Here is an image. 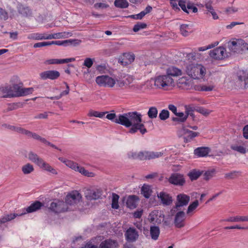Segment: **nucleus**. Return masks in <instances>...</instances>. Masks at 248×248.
I'll return each instance as SVG.
<instances>
[{
	"instance_id": "obj_1",
	"label": "nucleus",
	"mask_w": 248,
	"mask_h": 248,
	"mask_svg": "<svg viewBox=\"0 0 248 248\" xmlns=\"http://www.w3.org/2000/svg\"><path fill=\"white\" fill-rule=\"evenodd\" d=\"M186 72L188 76L194 79H199L206 74V68L200 64H190L187 65Z\"/></svg>"
},
{
	"instance_id": "obj_2",
	"label": "nucleus",
	"mask_w": 248,
	"mask_h": 248,
	"mask_svg": "<svg viewBox=\"0 0 248 248\" xmlns=\"http://www.w3.org/2000/svg\"><path fill=\"white\" fill-rule=\"evenodd\" d=\"M28 158L32 162L37 164L40 168L46 171L50 172L54 174H57V171L49 165L48 163L43 161L42 158L38 157V155L34 153L31 152L28 154Z\"/></svg>"
},
{
	"instance_id": "obj_3",
	"label": "nucleus",
	"mask_w": 248,
	"mask_h": 248,
	"mask_svg": "<svg viewBox=\"0 0 248 248\" xmlns=\"http://www.w3.org/2000/svg\"><path fill=\"white\" fill-rule=\"evenodd\" d=\"M63 162L64 164L66 165L68 168H70L75 171L79 172L84 176H87L89 177H93L94 176V174L93 172H89L86 170H85L84 167L78 165L76 162L67 159L65 160Z\"/></svg>"
},
{
	"instance_id": "obj_4",
	"label": "nucleus",
	"mask_w": 248,
	"mask_h": 248,
	"mask_svg": "<svg viewBox=\"0 0 248 248\" xmlns=\"http://www.w3.org/2000/svg\"><path fill=\"white\" fill-rule=\"evenodd\" d=\"M95 81L98 86L105 88H112L116 84V80L107 75L96 77Z\"/></svg>"
},
{
	"instance_id": "obj_5",
	"label": "nucleus",
	"mask_w": 248,
	"mask_h": 248,
	"mask_svg": "<svg viewBox=\"0 0 248 248\" xmlns=\"http://www.w3.org/2000/svg\"><path fill=\"white\" fill-rule=\"evenodd\" d=\"M11 88L14 97L28 95L32 93L33 91L32 87L24 88L20 84H13Z\"/></svg>"
},
{
	"instance_id": "obj_6",
	"label": "nucleus",
	"mask_w": 248,
	"mask_h": 248,
	"mask_svg": "<svg viewBox=\"0 0 248 248\" xmlns=\"http://www.w3.org/2000/svg\"><path fill=\"white\" fill-rule=\"evenodd\" d=\"M190 200V197L189 195L184 193L178 194L175 202L174 209L179 210L182 207L186 206Z\"/></svg>"
},
{
	"instance_id": "obj_7",
	"label": "nucleus",
	"mask_w": 248,
	"mask_h": 248,
	"mask_svg": "<svg viewBox=\"0 0 248 248\" xmlns=\"http://www.w3.org/2000/svg\"><path fill=\"white\" fill-rule=\"evenodd\" d=\"M81 195L78 191L74 190L68 193L65 198L64 203L70 205L77 204L79 202Z\"/></svg>"
},
{
	"instance_id": "obj_8",
	"label": "nucleus",
	"mask_w": 248,
	"mask_h": 248,
	"mask_svg": "<svg viewBox=\"0 0 248 248\" xmlns=\"http://www.w3.org/2000/svg\"><path fill=\"white\" fill-rule=\"evenodd\" d=\"M170 78V70H167V75L160 76L155 80V86L159 88H164L168 86L169 80Z\"/></svg>"
},
{
	"instance_id": "obj_9",
	"label": "nucleus",
	"mask_w": 248,
	"mask_h": 248,
	"mask_svg": "<svg viewBox=\"0 0 248 248\" xmlns=\"http://www.w3.org/2000/svg\"><path fill=\"white\" fill-rule=\"evenodd\" d=\"M49 209L55 213L65 212L67 211V206L66 203L62 201H57L50 203Z\"/></svg>"
},
{
	"instance_id": "obj_10",
	"label": "nucleus",
	"mask_w": 248,
	"mask_h": 248,
	"mask_svg": "<svg viewBox=\"0 0 248 248\" xmlns=\"http://www.w3.org/2000/svg\"><path fill=\"white\" fill-rule=\"evenodd\" d=\"M186 216L184 211H180L175 215L174 224L175 227L178 229L182 228L185 226V220Z\"/></svg>"
},
{
	"instance_id": "obj_11",
	"label": "nucleus",
	"mask_w": 248,
	"mask_h": 248,
	"mask_svg": "<svg viewBox=\"0 0 248 248\" xmlns=\"http://www.w3.org/2000/svg\"><path fill=\"white\" fill-rule=\"evenodd\" d=\"M226 48L222 46H219L210 51V56L211 58L217 60H223L226 57Z\"/></svg>"
},
{
	"instance_id": "obj_12",
	"label": "nucleus",
	"mask_w": 248,
	"mask_h": 248,
	"mask_svg": "<svg viewBox=\"0 0 248 248\" xmlns=\"http://www.w3.org/2000/svg\"><path fill=\"white\" fill-rule=\"evenodd\" d=\"M40 77L42 80H55L60 77V73L55 70L45 71L40 74Z\"/></svg>"
},
{
	"instance_id": "obj_13",
	"label": "nucleus",
	"mask_w": 248,
	"mask_h": 248,
	"mask_svg": "<svg viewBox=\"0 0 248 248\" xmlns=\"http://www.w3.org/2000/svg\"><path fill=\"white\" fill-rule=\"evenodd\" d=\"M102 195V191L99 189L95 190L87 189L84 193V195H85L87 200L90 201L99 199Z\"/></svg>"
},
{
	"instance_id": "obj_14",
	"label": "nucleus",
	"mask_w": 248,
	"mask_h": 248,
	"mask_svg": "<svg viewBox=\"0 0 248 248\" xmlns=\"http://www.w3.org/2000/svg\"><path fill=\"white\" fill-rule=\"evenodd\" d=\"M186 180L183 174L181 173H171V185L182 186L185 184Z\"/></svg>"
},
{
	"instance_id": "obj_15",
	"label": "nucleus",
	"mask_w": 248,
	"mask_h": 248,
	"mask_svg": "<svg viewBox=\"0 0 248 248\" xmlns=\"http://www.w3.org/2000/svg\"><path fill=\"white\" fill-rule=\"evenodd\" d=\"M178 5H179L183 11L187 14L196 13L198 9L196 7L190 3H187L186 5L185 1H178Z\"/></svg>"
},
{
	"instance_id": "obj_16",
	"label": "nucleus",
	"mask_w": 248,
	"mask_h": 248,
	"mask_svg": "<svg viewBox=\"0 0 248 248\" xmlns=\"http://www.w3.org/2000/svg\"><path fill=\"white\" fill-rule=\"evenodd\" d=\"M125 237L127 241L133 242L138 238L139 233L136 229L129 228L125 232Z\"/></svg>"
},
{
	"instance_id": "obj_17",
	"label": "nucleus",
	"mask_w": 248,
	"mask_h": 248,
	"mask_svg": "<svg viewBox=\"0 0 248 248\" xmlns=\"http://www.w3.org/2000/svg\"><path fill=\"white\" fill-rule=\"evenodd\" d=\"M115 123L116 124H119L126 127H130L131 126V123L129 121V119L127 113L118 115L117 119L115 121Z\"/></svg>"
},
{
	"instance_id": "obj_18",
	"label": "nucleus",
	"mask_w": 248,
	"mask_h": 248,
	"mask_svg": "<svg viewBox=\"0 0 248 248\" xmlns=\"http://www.w3.org/2000/svg\"><path fill=\"white\" fill-rule=\"evenodd\" d=\"M131 126V128L129 129V131L130 133L134 134L138 132V130L142 135H144L147 132L144 125L141 122L133 123Z\"/></svg>"
},
{
	"instance_id": "obj_19",
	"label": "nucleus",
	"mask_w": 248,
	"mask_h": 248,
	"mask_svg": "<svg viewBox=\"0 0 248 248\" xmlns=\"http://www.w3.org/2000/svg\"><path fill=\"white\" fill-rule=\"evenodd\" d=\"M210 151L209 147L202 146L194 149V155L198 157H207Z\"/></svg>"
},
{
	"instance_id": "obj_20",
	"label": "nucleus",
	"mask_w": 248,
	"mask_h": 248,
	"mask_svg": "<svg viewBox=\"0 0 248 248\" xmlns=\"http://www.w3.org/2000/svg\"><path fill=\"white\" fill-rule=\"evenodd\" d=\"M184 130V136L183 138L185 143H188L193 141L195 138L200 135V133L198 132H193L185 128Z\"/></svg>"
},
{
	"instance_id": "obj_21",
	"label": "nucleus",
	"mask_w": 248,
	"mask_h": 248,
	"mask_svg": "<svg viewBox=\"0 0 248 248\" xmlns=\"http://www.w3.org/2000/svg\"><path fill=\"white\" fill-rule=\"evenodd\" d=\"M0 95L3 98L14 97L11 85H5L0 87Z\"/></svg>"
},
{
	"instance_id": "obj_22",
	"label": "nucleus",
	"mask_w": 248,
	"mask_h": 248,
	"mask_svg": "<svg viewBox=\"0 0 248 248\" xmlns=\"http://www.w3.org/2000/svg\"><path fill=\"white\" fill-rule=\"evenodd\" d=\"M118 247L119 244L116 240L109 239L101 242L99 248H117Z\"/></svg>"
},
{
	"instance_id": "obj_23",
	"label": "nucleus",
	"mask_w": 248,
	"mask_h": 248,
	"mask_svg": "<svg viewBox=\"0 0 248 248\" xmlns=\"http://www.w3.org/2000/svg\"><path fill=\"white\" fill-rule=\"evenodd\" d=\"M75 61V58H67L64 59H52L45 61L44 63L45 64H62V63H67L71 62H73Z\"/></svg>"
},
{
	"instance_id": "obj_24",
	"label": "nucleus",
	"mask_w": 248,
	"mask_h": 248,
	"mask_svg": "<svg viewBox=\"0 0 248 248\" xmlns=\"http://www.w3.org/2000/svg\"><path fill=\"white\" fill-rule=\"evenodd\" d=\"M139 199L136 195H130L127 198L126 204V206L130 209H135L137 207Z\"/></svg>"
},
{
	"instance_id": "obj_25",
	"label": "nucleus",
	"mask_w": 248,
	"mask_h": 248,
	"mask_svg": "<svg viewBox=\"0 0 248 248\" xmlns=\"http://www.w3.org/2000/svg\"><path fill=\"white\" fill-rule=\"evenodd\" d=\"M148 151H141L139 153H131L129 154V157L133 159H139L144 160L148 159V155L147 154Z\"/></svg>"
},
{
	"instance_id": "obj_26",
	"label": "nucleus",
	"mask_w": 248,
	"mask_h": 248,
	"mask_svg": "<svg viewBox=\"0 0 248 248\" xmlns=\"http://www.w3.org/2000/svg\"><path fill=\"white\" fill-rule=\"evenodd\" d=\"M127 114H128L130 122L131 123V125L132 124L138 123L142 121V115L136 111L128 112Z\"/></svg>"
},
{
	"instance_id": "obj_27",
	"label": "nucleus",
	"mask_w": 248,
	"mask_h": 248,
	"mask_svg": "<svg viewBox=\"0 0 248 248\" xmlns=\"http://www.w3.org/2000/svg\"><path fill=\"white\" fill-rule=\"evenodd\" d=\"M135 60V55L132 53H126L123 54L120 62L123 65H128Z\"/></svg>"
},
{
	"instance_id": "obj_28",
	"label": "nucleus",
	"mask_w": 248,
	"mask_h": 248,
	"mask_svg": "<svg viewBox=\"0 0 248 248\" xmlns=\"http://www.w3.org/2000/svg\"><path fill=\"white\" fill-rule=\"evenodd\" d=\"M220 221L225 222H248V216H236L235 217H229L226 219L221 220Z\"/></svg>"
},
{
	"instance_id": "obj_29",
	"label": "nucleus",
	"mask_w": 248,
	"mask_h": 248,
	"mask_svg": "<svg viewBox=\"0 0 248 248\" xmlns=\"http://www.w3.org/2000/svg\"><path fill=\"white\" fill-rule=\"evenodd\" d=\"M43 206V204L40 201H36L29 207L26 208V212L27 213L34 212L41 209Z\"/></svg>"
},
{
	"instance_id": "obj_30",
	"label": "nucleus",
	"mask_w": 248,
	"mask_h": 248,
	"mask_svg": "<svg viewBox=\"0 0 248 248\" xmlns=\"http://www.w3.org/2000/svg\"><path fill=\"white\" fill-rule=\"evenodd\" d=\"M152 10V7L148 5L145 8V10L142 11L140 13L136 15L129 16H128V17L135 19H141L146 15L151 12Z\"/></svg>"
},
{
	"instance_id": "obj_31",
	"label": "nucleus",
	"mask_w": 248,
	"mask_h": 248,
	"mask_svg": "<svg viewBox=\"0 0 248 248\" xmlns=\"http://www.w3.org/2000/svg\"><path fill=\"white\" fill-rule=\"evenodd\" d=\"M18 11L19 14H21L22 16L29 17L31 16V11L29 7L25 6L24 5L19 4L17 7Z\"/></svg>"
},
{
	"instance_id": "obj_32",
	"label": "nucleus",
	"mask_w": 248,
	"mask_h": 248,
	"mask_svg": "<svg viewBox=\"0 0 248 248\" xmlns=\"http://www.w3.org/2000/svg\"><path fill=\"white\" fill-rule=\"evenodd\" d=\"M238 45L241 51L248 50V44L242 39H235L232 41V46Z\"/></svg>"
},
{
	"instance_id": "obj_33",
	"label": "nucleus",
	"mask_w": 248,
	"mask_h": 248,
	"mask_svg": "<svg viewBox=\"0 0 248 248\" xmlns=\"http://www.w3.org/2000/svg\"><path fill=\"white\" fill-rule=\"evenodd\" d=\"M157 197L160 198L162 203L164 205H169L170 204V197L168 194L161 192L157 194Z\"/></svg>"
},
{
	"instance_id": "obj_34",
	"label": "nucleus",
	"mask_w": 248,
	"mask_h": 248,
	"mask_svg": "<svg viewBox=\"0 0 248 248\" xmlns=\"http://www.w3.org/2000/svg\"><path fill=\"white\" fill-rule=\"evenodd\" d=\"M28 38L29 39H32L35 40H47V33H31L28 35Z\"/></svg>"
},
{
	"instance_id": "obj_35",
	"label": "nucleus",
	"mask_w": 248,
	"mask_h": 248,
	"mask_svg": "<svg viewBox=\"0 0 248 248\" xmlns=\"http://www.w3.org/2000/svg\"><path fill=\"white\" fill-rule=\"evenodd\" d=\"M24 213H22L21 214H6L3 217L0 218V225L3 223H5L8 221L12 220L13 219H15L18 216H21V215L24 214Z\"/></svg>"
},
{
	"instance_id": "obj_36",
	"label": "nucleus",
	"mask_w": 248,
	"mask_h": 248,
	"mask_svg": "<svg viewBox=\"0 0 248 248\" xmlns=\"http://www.w3.org/2000/svg\"><path fill=\"white\" fill-rule=\"evenodd\" d=\"M192 29L190 25L188 24H182L180 26V32L182 35L187 36L192 32Z\"/></svg>"
},
{
	"instance_id": "obj_37",
	"label": "nucleus",
	"mask_w": 248,
	"mask_h": 248,
	"mask_svg": "<svg viewBox=\"0 0 248 248\" xmlns=\"http://www.w3.org/2000/svg\"><path fill=\"white\" fill-rule=\"evenodd\" d=\"M199 206V202L198 200H196L190 203L187 207L186 214L189 216L193 215L194 211L197 209Z\"/></svg>"
},
{
	"instance_id": "obj_38",
	"label": "nucleus",
	"mask_w": 248,
	"mask_h": 248,
	"mask_svg": "<svg viewBox=\"0 0 248 248\" xmlns=\"http://www.w3.org/2000/svg\"><path fill=\"white\" fill-rule=\"evenodd\" d=\"M150 234L152 239L156 240L159 234V229L156 226H151L150 227Z\"/></svg>"
},
{
	"instance_id": "obj_39",
	"label": "nucleus",
	"mask_w": 248,
	"mask_h": 248,
	"mask_svg": "<svg viewBox=\"0 0 248 248\" xmlns=\"http://www.w3.org/2000/svg\"><path fill=\"white\" fill-rule=\"evenodd\" d=\"M148 160L158 158L164 155V152L148 151Z\"/></svg>"
},
{
	"instance_id": "obj_40",
	"label": "nucleus",
	"mask_w": 248,
	"mask_h": 248,
	"mask_svg": "<svg viewBox=\"0 0 248 248\" xmlns=\"http://www.w3.org/2000/svg\"><path fill=\"white\" fill-rule=\"evenodd\" d=\"M141 191V194L146 198H149L151 195L152 190L151 187L148 185L144 184L142 186Z\"/></svg>"
},
{
	"instance_id": "obj_41",
	"label": "nucleus",
	"mask_w": 248,
	"mask_h": 248,
	"mask_svg": "<svg viewBox=\"0 0 248 248\" xmlns=\"http://www.w3.org/2000/svg\"><path fill=\"white\" fill-rule=\"evenodd\" d=\"M202 174V172L200 170H191L187 174V176L189 177L191 181H193L196 180L199 178Z\"/></svg>"
},
{
	"instance_id": "obj_42",
	"label": "nucleus",
	"mask_w": 248,
	"mask_h": 248,
	"mask_svg": "<svg viewBox=\"0 0 248 248\" xmlns=\"http://www.w3.org/2000/svg\"><path fill=\"white\" fill-rule=\"evenodd\" d=\"M77 40H67L64 41H50V46L52 45H55L58 46H66L67 44L70 43L74 41H77Z\"/></svg>"
},
{
	"instance_id": "obj_43",
	"label": "nucleus",
	"mask_w": 248,
	"mask_h": 248,
	"mask_svg": "<svg viewBox=\"0 0 248 248\" xmlns=\"http://www.w3.org/2000/svg\"><path fill=\"white\" fill-rule=\"evenodd\" d=\"M65 37V33L64 32H60L52 34H47V40L52 39H60L64 38Z\"/></svg>"
},
{
	"instance_id": "obj_44",
	"label": "nucleus",
	"mask_w": 248,
	"mask_h": 248,
	"mask_svg": "<svg viewBox=\"0 0 248 248\" xmlns=\"http://www.w3.org/2000/svg\"><path fill=\"white\" fill-rule=\"evenodd\" d=\"M158 212L156 210H154L150 213L149 215V220L151 223H157Z\"/></svg>"
},
{
	"instance_id": "obj_45",
	"label": "nucleus",
	"mask_w": 248,
	"mask_h": 248,
	"mask_svg": "<svg viewBox=\"0 0 248 248\" xmlns=\"http://www.w3.org/2000/svg\"><path fill=\"white\" fill-rule=\"evenodd\" d=\"M107 112H99L93 110H91L88 114L89 117H95L99 118H103Z\"/></svg>"
},
{
	"instance_id": "obj_46",
	"label": "nucleus",
	"mask_w": 248,
	"mask_h": 248,
	"mask_svg": "<svg viewBox=\"0 0 248 248\" xmlns=\"http://www.w3.org/2000/svg\"><path fill=\"white\" fill-rule=\"evenodd\" d=\"M175 115H176L177 117L172 118L171 120L173 121L184 122L186 120L187 118V116L186 115H185L184 113L183 112H177L175 114Z\"/></svg>"
},
{
	"instance_id": "obj_47",
	"label": "nucleus",
	"mask_w": 248,
	"mask_h": 248,
	"mask_svg": "<svg viewBox=\"0 0 248 248\" xmlns=\"http://www.w3.org/2000/svg\"><path fill=\"white\" fill-rule=\"evenodd\" d=\"M230 148L232 150L239 152L241 154H245L246 153V149L242 145H232Z\"/></svg>"
},
{
	"instance_id": "obj_48",
	"label": "nucleus",
	"mask_w": 248,
	"mask_h": 248,
	"mask_svg": "<svg viewBox=\"0 0 248 248\" xmlns=\"http://www.w3.org/2000/svg\"><path fill=\"white\" fill-rule=\"evenodd\" d=\"M158 110L155 107L149 108L148 116L150 119H155L157 116Z\"/></svg>"
},
{
	"instance_id": "obj_49",
	"label": "nucleus",
	"mask_w": 248,
	"mask_h": 248,
	"mask_svg": "<svg viewBox=\"0 0 248 248\" xmlns=\"http://www.w3.org/2000/svg\"><path fill=\"white\" fill-rule=\"evenodd\" d=\"M187 57L188 59L195 60L200 58L201 54L198 52L196 48H194L191 52L187 55Z\"/></svg>"
},
{
	"instance_id": "obj_50",
	"label": "nucleus",
	"mask_w": 248,
	"mask_h": 248,
	"mask_svg": "<svg viewBox=\"0 0 248 248\" xmlns=\"http://www.w3.org/2000/svg\"><path fill=\"white\" fill-rule=\"evenodd\" d=\"M23 173L28 174L31 173L33 171V168L31 164L28 163L22 167Z\"/></svg>"
},
{
	"instance_id": "obj_51",
	"label": "nucleus",
	"mask_w": 248,
	"mask_h": 248,
	"mask_svg": "<svg viewBox=\"0 0 248 248\" xmlns=\"http://www.w3.org/2000/svg\"><path fill=\"white\" fill-rule=\"evenodd\" d=\"M214 86L212 85H200L197 87V90L200 91L209 92L213 90Z\"/></svg>"
},
{
	"instance_id": "obj_52",
	"label": "nucleus",
	"mask_w": 248,
	"mask_h": 248,
	"mask_svg": "<svg viewBox=\"0 0 248 248\" xmlns=\"http://www.w3.org/2000/svg\"><path fill=\"white\" fill-rule=\"evenodd\" d=\"M119 196L117 195L115 193H113L112 194V208L113 209H117L119 207V203L118 202H119Z\"/></svg>"
},
{
	"instance_id": "obj_53",
	"label": "nucleus",
	"mask_w": 248,
	"mask_h": 248,
	"mask_svg": "<svg viewBox=\"0 0 248 248\" xmlns=\"http://www.w3.org/2000/svg\"><path fill=\"white\" fill-rule=\"evenodd\" d=\"M64 84L65 85H66V90L63 91V92H62L60 95H59V96H52V97H48V98L51 99V100H53V99H59L60 98H61V97L64 96V95H67L68 93H69V91H70V89L69 88V86H68V85L67 84V83L65 82H64Z\"/></svg>"
},
{
	"instance_id": "obj_54",
	"label": "nucleus",
	"mask_w": 248,
	"mask_h": 248,
	"mask_svg": "<svg viewBox=\"0 0 248 248\" xmlns=\"http://www.w3.org/2000/svg\"><path fill=\"white\" fill-rule=\"evenodd\" d=\"M185 113H186V116L190 115L191 116H193L194 110H195V108L193 105H188L185 106Z\"/></svg>"
},
{
	"instance_id": "obj_55",
	"label": "nucleus",
	"mask_w": 248,
	"mask_h": 248,
	"mask_svg": "<svg viewBox=\"0 0 248 248\" xmlns=\"http://www.w3.org/2000/svg\"><path fill=\"white\" fill-rule=\"evenodd\" d=\"M228 46H229L230 50L233 52L240 53L242 52L240 46L238 45L232 46V41L228 43Z\"/></svg>"
},
{
	"instance_id": "obj_56",
	"label": "nucleus",
	"mask_w": 248,
	"mask_h": 248,
	"mask_svg": "<svg viewBox=\"0 0 248 248\" xmlns=\"http://www.w3.org/2000/svg\"><path fill=\"white\" fill-rule=\"evenodd\" d=\"M115 6L119 8H126L128 7V2L127 1H115Z\"/></svg>"
},
{
	"instance_id": "obj_57",
	"label": "nucleus",
	"mask_w": 248,
	"mask_h": 248,
	"mask_svg": "<svg viewBox=\"0 0 248 248\" xmlns=\"http://www.w3.org/2000/svg\"><path fill=\"white\" fill-rule=\"evenodd\" d=\"M240 174V171L233 170L229 173H226L225 177L226 179H235Z\"/></svg>"
},
{
	"instance_id": "obj_58",
	"label": "nucleus",
	"mask_w": 248,
	"mask_h": 248,
	"mask_svg": "<svg viewBox=\"0 0 248 248\" xmlns=\"http://www.w3.org/2000/svg\"><path fill=\"white\" fill-rule=\"evenodd\" d=\"M146 27V24L144 23L139 22L135 24L133 28V31L135 32L139 31L144 29Z\"/></svg>"
},
{
	"instance_id": "obj_59",
	"label": "nucleus",
	"mask_w": 248,
	"mask_h": 248,
	"mask_svg": "<svg viewBox=\"0 0 248 248\" xmlns=\"http://www.w3.org/2000/svg\"><path fill=\"white\" fill-rule=\"evenodd\" d=\"M218 44V42H216L214 43V44H211L207 46H201L197 49V51H204L208 49H211V48H213L215 46H217Z\"/></svg>"
},
{
	"instance_id": "obj_60",
	"label": "nucleus",
	"mask_w": 248,
	"mask_h": 248,
	"mask_svg": "<svg viewBox=\"0 0 248 248\" xmlns=\"http://www.w3.org/2000/svg\"><path fill=\"white\" fill-rule=\"evenodd\" d=\"M169 117V112L167 109H162L161 113L159 114V118L161 120H165Z\"/></svg>"
},
{
	"instance_id": "obj_61",
	"label": "nucleus",
	"mask_w": 248,
	"mask_h": 248,
	"mask_svg": "<svg viewBox=\"0 0 248 248\" xmlns=\"http://www.w3.org/2000/svg\"><path fill=\"white\" fill-rule=\"evenodd\" d=\"M20 104L17 103H13L8 104V107L6 108V111H9L13 110H16L19 107Z\"/></svg>"
},
{
	"instance_id": "obj_62",
	"label": "nucleus",
	"mask_w": 248,
	"mask_h": 248,
	"mask_svg": "<svg viewBox=\"0 0 248 248\" xmlns=\"http://www.w3.org/2000/svg\"><path fill=\"white\" fill-rule=\"evenodd\" d=\"M93 60L90 58H87L84 61L83 65L90 68L93 66Z\"/></svg>"
},
{
	"instance_id": "obj_63",
	"label": "nucleus",
	"mask_w": 248,
	"mask_h": 248,
	"mask_svg": "<svg viewBox=\"0 0 248 248\" xmlns=\"http://www.w3.org/2000/svg\"><path fill=\"white\" fill-rule=\"evenodd\" d=\"M50 46L49 42H38L34 44L33 47L34 48L41 47L43 46Z\"/></svg>"
},
{
	"instance_id": "obj_64",
	"label": "nucleus",
	"mask_w": 248,
	"mask_h": 248,
	"mask_svg": "<svg viewBox=\"0 0 248 248\" xmlns=\"http://www.w3.org/2000/svg\"><path fill=\"white\" fill-rule=\"evenodd\" d=\"M182 74L181 70L177 68L172 67L171 68V77H177L180 76Z\"/></svg>"
}]
</instances>
